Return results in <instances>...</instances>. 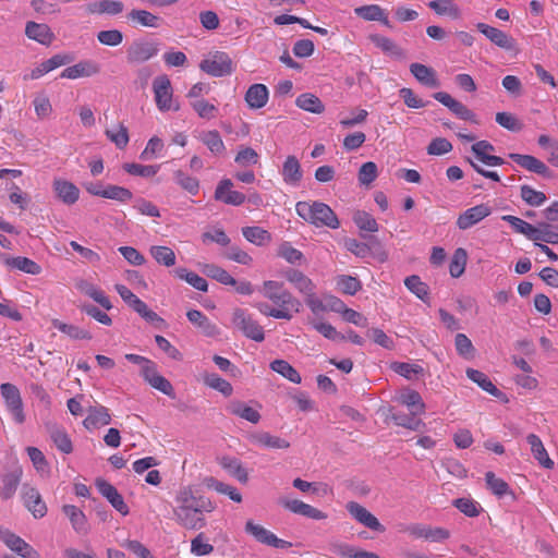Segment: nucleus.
Returning a JSON list of instances; mask_svg holds the SVG:
<instances>
[{"mask_svg":"<svg viewBox=\"0 0 558 558\" xmlns=\"http://www.w3.org/2000/svg\"><path fill=\"white\" fill-rule=\"evenodd\" d=\"M216 509L215 502L201 495L192 485L181 486L174 496L173 520L186 530L206 526L205 513Z\"/></svg>","mask_w":558,"mask_h":558,"instance_id":"nucleus-1","label":"nucleus"},{"mask_svg":"<svg viewBox=\"0 0 558 558\" xmlns=\"http://www.w3.org/2000/svg\"><path fill=\"white\" fill-rule=\"evenodd\" d=\"M295 210L302 219L314 225L315 227H328L330 229H338L340 226L337 215L325 203L318 201L313 203L298 202L295 205Z\"/></svg>","mask_w":558,"mask_h":558,"instance_id":"nucleus-2","label":"nucleus"},{"mask_svg":"<svg viewBox=\"0 0 558 558\" xmlns=\"http://www.w3.org/2000/svg\"><path fill=\"white\" fill-rule=\"evenodd\" d=\"M153 92L157 108L162 111H178L180 106L173 101V89L166 74L158 75L153 81Z\"/></svg>","mask_w":558,"mask_h":558,"instance_id":"nucleus-3","label":"nucleus"},{"mask_svg":"<svg viewBox=\"0 0 558 558\" xmlns=\"http://www.w3.org/2000/svg\"><path fill=\"white\" fill-rule=\"evenodd\" d=\"M232 325L248 339L256 342H262L265 339L263 327L243 308H235L233 311Z\"/></svg>","mask_w":558,"mask_h":558,"instance_id":"nucleus-4","label":"nucleus"},{"mask_svg":"<svg viewBox=\"0 0 558 558\" xmlns=\"http://www.w3.org/2000/svg\"><path fill=\"white\" fill-rule=\"evenodd\" d=\"M199 69L214 77L227 76L233 72L231 58L222 51L209 53L201 61Z\"/></svg>","mask_w":558,"mask_h":558,"instance_id":"nucleus-5","label":"nucleus"},{"mask_svg":"<svg viewBox=\"0 0 558 558\" xmlns=\"http://www.w3.org/2000/svg\"><path fill=\"white\" fill-rule=\"evenodd\" d=\"M160 44L156 40L136 39L126 49V60L131 64L144 63L158 54Z\"/></svg>","mask_w":558,"mask_h":558,"instance_id":"nucleus-6","label":"nucleus"},{"mask_svg":"<svg viewBox=\"0 0 558 558\" xmlns=\"http://www.w3.org/2000/svg\"><path fill=\"white\" fill-rule=\"evenodd\" d=\"M0 392L13 421L17 424H23L25 422V413L19 388L13 384L4 383L0 386Z\"/></svg>","mask_w":558,"mask_h":558,"instance_id":"nucleus-7","label":"nucleus"},{"mask_svg":"<svg viewBox=\"0 0 558 558\" xmlns=\"http://www.w3.org/2000/svg\"><path fill=\"white\" fill-rule=\"evenodd\" d=\"M0 541L22 558H41L40 554L32 545L9 529L0 527Z\"/></svg>","mask_w":558,"mask_h":558,"instance_id":"nucleus-8","label":"nucleus"},{"mask_svg":"<svg viewBox=\"0 0 558 558\" xmlns=\"http://www.w3.org/2000/svg\"><path fill=\"white\" fill-rule=\"evenodd\" d=\"M348 512L359 523L368 527L372 531L383 533L385 532V526L378 521V519L369 512L365 507L355 501H349L345 506Z\"/></svg>","mask_w":558,"mask_h":558,"instance_id":"nucleus-9","label":"nucleus"},{"mask_svg":"<svg viewBox=\"0 0 558 558\" xmlns=\"http://www.w3.org/2000/svg\"><path fill=\"white\" fill-rule=\"evenodd\" d=\"M245 532L252 535L257 542L275 548H287L291 546L289 542L278 538L272 532L262 525L255 524L252 520L246 522Z\"/></svg>","mask_w":558,"mask_h":558,"instance_id":"nucleus-10","label":"nucleus"},{"mask_svg":"<svg viewBox=\"0 0 558 558\" xmlns=\"http://www.w3.org/2000/svg\"><path fill=\"white\" fill-rule=\"evenodd\" d=\"M492 214V208L487 204H480L468 208L459 215L456 225L460 230H468L481 222Z\"/></svg>","mask_w":558,"mask_h":558,"instance_id":"nucleus-11","label":"nucleus"},{"mask_svg":"<svg viewBox=\"0 0 558 558\" xmlns=\"http://www.w3.org/2000/svg\"><path fill=\"white\" fill-rule=\"evenodd\" d=\"M433 97L447 107L457 118L465 121L476 122L475 114L464 104L454 99L446 92H437Z\"/></svg>","mask_w":558,"mask_h":558,"instance_id":"nucleus-12","label":"nucleus"},{"mask_svg":"<svg viewBox=\"0 0 558 558\" xmlns=\"http://www.w3.org/2000/svg\"><path fill=\"white\" fill-rule=\"evenodd\" d=\"M509 158L530 172L536 173L546 179L554 178L553 171L542 160L532 155L511 153L509 154Z\"/></svg>","mask_w":558,"mask_h":558,"instance_id":"nucleus-13","label":"nucleus"},{"mask_svg":"<svg viewBox=\"0 0 558 558\" xmlns=\"http://www.w3.org/2000/svg\"><path fill=\"white\" fill-rule=\"evenodd\" d=\"M96 487L98 492L110 502V505L122 515H126L130 512L128 505L125 504L122 495L118 489L107 482L106 480H96Z\"/></svg>","mask_w":558,"mask_h":558,"instance_id":"nucleus-14","label":"nucleus"},{"mask_svg":"<svg viewBox=\"0 0 558 558\" xmlns=\"http://www.w3.org/2000/svg\"><path fill=\"white\" fill-rule=\"evenodd\" d=\"M22 499L24 506L35 519H41L47 514V506L39 492L31 486L24 485L22 489Z\"/></svg>","mask_w":558,"mask_h":558,"instance_id":"nucleus-15","label":"nucleus"},{"mask_svg":"<svg viewBox=\"0 0 558 558\" xmlns=\"http://www.w3.org/2000/svg\"><path fill=\"white\" fill-rule=\"evenodd\" d=\"M45 429L58 450L65 454H69L73 451L72 440L64 427L54 421H46Z\"/></svg>","mask_w":558,"mask_h":558,"instance_id":"nucleus-16","label":"nucleus"},{"mask_svg":"<svg viewBox=\"0 0 558 558\" xmlns=\"http://www.w3.org/2000/svg\"><path fill=\"white\" fill-rule=\"evenodd\" d=\"M279 504L284 509L295 514H300L313 520H325L327 518V513L299 499L282 498L280 499Z\"/></svg>","mask_w":558,"mask_h":558,"instance_id":"nucleus-17","label":"nucleus"},{"mask_svg":"<svg viewBox=\"0 0 558 558\" xmlns=\"http://www.w3.org/2000/svg\"><path fill=\"white\" fill-rule=\"evenodd\" d=\"M129 23L133 27L159 28L163 19L144 9H133L126 14Z\"/></svg>","mask_w":558,"mask_h":558,"instance_id":"nucleus-18","label":"nucleus"},{"mask_svg":"<svg viewBox=\"0 0 558 558\" xmlns=\"http://www.w3.org/2000/svg\"><path fill=\"white\" fill-rule=\"evenodd\" d=\"M232 187L233 182L230 179H222L215 190V199L227 205H242L245 202V195L241 192L233 191Z\"/></svg>","mask_w":558,"mask_h":558,"instance_id":"nucleus-19","label":"nucleus"},{"mask_svg":"<svg viewBox=\"0 0 558 558\" xmlns=\"http://www.w3.org/2000/svg\"><path fill=\"white\" fill-rule=\"evenodd\" d=\"M494 149V145L485 140L474 143L471 147L475 162H482L489 167L502 166L505 160L501 157L489 154V151H493Z\"/></svg>","mask_w":558,"mask_h":558,"instance_id":"nucleus-20","label":"nucleus"},{"mask_svg":"<svg viewBox=\"0 0 558 558\" xmlns=\"http://www.w3.org/2000/svg\"><path fill=\"white\" fill-rule=\"evenodd\" d=\"M476 28L494 45L505 50H512L514 48V40L505 32L497 27L490 26L485 23H477Z\"/></svg>","mask_w":558,"mask_h":558,"instance_id":"nucleus-21","label":"nucleus"},{"mask_svg":"<svg viewBox=\"0 0 558 558\" xmlns=\"http://www.w3.org/2000/svg\"><path fill=\"white\" fill-rule=\"evenodd\" d=\"M278 310L286 311L291 314V319L295 313L300 312L301 302L286 288L277 294H269L267 298Z\"/></svg>","mask_w":558,"mask_h":558,"instance_id":"nucleus-22","label":"nucleus"},{"mask_svg":"<svg viewBox=\"0 0 558 558\" xmlns=\"http://www.w3.org/2000/svg\"><path fill=\"white\" fill-rule=\"evenodd\" d=\"M100 72V66L90 60L81 61L72 66H68L61 73V77L75 80L78 77H89Z\"/></svg>","mask_w":558,"mask_h":558,"instance_id":"nucleus-23","label":"nucleus"},{"mask_svg":"<svg viewBox=\"0 0 558 558\" xmlns=\"http://www.w3.org/2000/svg\"><path fill=\"white\" fill-rule=\"evenodd\" d=\"M526 441L530 445L534 459L539 465L547 470L554 469L555 462L550 459L542 439L535 434H529Z\"/></svg>","mask_w":558,"mask_h":558,"instance_id":"nucleus-24","label":"nucleus"},{"mask_svg":"<svg viewBox=\"0 0 558 558\" xmlns=\"http://www.w3.org/2000/svg\"><path fill=\"white\" fill-rule=\"evenodd\" d=\"M52 186L58 198L65 205H73L80 198L78 187L70 181L63 179H54Z\"/></svg>","mask_w":558,"mask_h":558,"instance_id":"nucleus-25","label":"nucleus"},{"mask_svg":"<svg viewBox=\"0 0 558 558\" xmlns=\"http://www.w3.org/2000/svg\"><path fill=\"white\" fill-rule=\"evenodd\" d=\"M282 275L303 295L311 293L312 290H316L313 280L298 269L288 268Z\"/></svg>","mask_w":558,"mask_h":558,"instance_id":"nucleus-26","label":"nucleus"},{"mask_svg":"<svg viewBox=\"0 0 558 558\" xmlns=\"http://www.w3.org/2000/svg\"><path fill=\"white\" fill-rule=\"evenodd\" d=\"M22 474V469L20 466H15L1 476L2 487L0 496L2 499H10L14 496L20 485Z\"/></svg>","mask_w":558,"mask_h":558,"instance_id":"nucleus-27","label":"nucleus"},{"mask_svg":"<svg viewBox=\"0 0 558 558\" xmlns=\"http://www.w3.org/2000/svg\"><path fill=\"white\" fill-rule=\"evenodd\" d=\"M111 415L109 410L104 405L90 407L88 409V414L83 421V425L87 429L98 428L105 425L110 424Z\"/></svg>","mask_w":558,"mask_h":558,"instance_id":"nucleus-28","label":"nucleus"},{"mask_svg":"<svg viewBox=\"0 0 558 558\" xmlns=\"http://www.w3.org/2000/svg\"><path fill=\"white\" fill-rule=\"evenodd\" d=\"M124 10V4L119 0H99L89 2L86 5V11L89 14H107V15H118L122 13Z\"/></svg>","mask_w":558,"mask_h":558,"instance_id":"nucleus-29","label":"nucleus"},{"mask_svg":"<svg viewBox=\"0 0 558 558\" xmlns=\"http://www.w3.org/2000/svg\"><path fill=\"white\" fill-rule=\"evenodd\" d=\"M250 440L262 448L288 449L290 447V442L287 439L274 436L267 432L254 433L250 436Z\"/></svg>","mask_w":558,"mask_h":558,"instance_id":"nucleus-30","label":"nucleus"},{"mask_svg":"<svg viewBox=\"0 0 558 558\" xmlns=\"http://www.w3.org/2000/svg\"><path fill=\"white\" fill-rule=\"evenodd\" d=\"M369 39L385 54L395 59L405 58V51L391 38L379 34H373L369 36Z\"/></svg>","mask_w":558,"mask_h":558,"instance_id":"nucleus-31","label":"nucleus"},{"mask_svg":"<svg viewBox=\"0 0 558 558\" xmlns=\"http://www.w3.org/2000/svg\"><path fill=\"white\" fill-rule=\"evenodd\" d=\"M226 410L228 413L239 416L253 424H257L262 417L257 410L240 400L230 401L226 407Z\"/></svg>","mask_w":558,"mask_h":558,"instance_id":"nucleus-32","label":"nucleus"},{"mask_svg":"<svg viewBox=\"0 0 558 558\" xmlns=\"http://www.w3.org/2000/svg\"><path fill=\"white\" fill-rule=\"evenodd\" d=\"M70 61L69 57L62 54H54L51 58L45 60L39 65L31 71L28 75H25V80H37L50 71L66 64Z\"/></svg>","mask_w":558,"mask_h":558,"instance_id":"nucleus-33","label":"nucleus"},{"mask_svg":"<svg viewBox=\"0 0 558 558\" xmlns=\"http://www.w3.org/2000/svg\"><path fill=\"white\" fill-rule=\"evenodd\" d=\"M269 92L264 84H253L245 93V101L251 109H260L266 106Z\"/></svg>","mask_w":558,"mask_h":558,"instance_id":"nucleus-34","label":"nucleus"},{"mask_svg":"<svg viewBox=\"0 0 558 558\" xmlns=\"http://www.w3.org/2000/svg\"><path fill=\"white\" fill-rule=\"evenodd\" d=\"M281 174L287 184L296 186L302 180L303 172L295 156H288L282 165Z\"/></svg>","mask_w":558,"mask_h":558,"instance_id":"nucleus-35","label":"nucleus"},{"mask_svg":"<svg viewBox=\"0 0 558 558\" xmlns=\"http://www.w3.org/2000/svg\"><path fill=\"white\" fill-rule=\"evenodd\" d=\"M25 34L29 39L46 46L50 45L53 39V34L50 27L46 24H39L36 22L26 23Z\"/></svg>","mask_w":558,"mask_h":558,"instance_id":"nucleus-36","label":"nucleus"},{"mask_svg":"<svg viewBox=\"0 0 558 558\" xmlns=\"http://www.w3.org/2000/svg\"><path fill=\"white\" fill-rule=\"evenodd\" d=\"M410 72L417 80V82L425 86L434 88L439 86V81L433 68L422 63H412L410 65Z\"/></svg>","mask_w":558,"mask_h":558,"instance_id":"nucleus-37","label":"nucleus"},{"mask_svg":"<svg viewBox=\"0 0 558 558\" xmlns=\"http://www.w3.org/2000/svg\"><path fill=\"white\" fill-rule=\"evenodd\" d=\"M354 13L365 21H378L387 27H391L385 10L377 4L362 5L354 9Z\"/></svg>","mask_w":558,"mask_h":558,"instance_id":"nucleus-38","label":"nucleus"},{"mask_svg":"<svg viewBox=\"0 0 558 558\" xmlns=\"http://www.w3.org/2000/svg\"><path fill=\"white\" fill-rule=\"evenodd\" d=\"M62 511L69 518L75 532L82 534L87 532V519L81 509L74 505H64L62 507Z\"/></svg>","mask_w":558,"mask_h":558,"instance_id":"nucleus-39","label":"nucleus"},{"mask_svg":"<svg viewBox=\"0 0 558 558\" xmlns=\"http://www.w3.org/2000/svg\"><path fill=\"white\" fill-rule=\"evenodd\" d=\"M466 376L473 383L477 384L484 391L494 397H500L502 392L492 383L486 374L474 368L466 369Z\"/></svg>","mask_w":558,"mask_h":558,"instance_id":"nucleus-40","label":"nucleus"},{"mask_svg":"<svg viewBox=\"0 0 558 558\" xmlns=\"http://www.w3.org/2000/svg\"><path fill=\"white\" fill-rule=\"evenodd\" d=\"M428 7L438 15H446L453 20L461 17V9L453 0H433Z\"/></svg>","mask_w":558,"mask_h":558,"instance_id":"nucleus-41","label":"nucleus"},{"mask_svg":"<svg viewBox=\"0 0 558 558\" xmlns=\"http://www.w3.org/2000/svg\"><path fill=\"white\" fill-rule=\"evenodd\" d=\"M186 317L196 327L202 329L206 336H215L217 333V326L213 324L201 311L190 310Z\"/></svg>","mask_w":558,"mask_h":558,"instance_id":"nucleus-42","label":"nucleus"},{"mask_svg":"<svg viewBox=\"0 0 558 558\" xmlns=\"http://www.w3.org/2000/svg\"><path fill=\"white\" fill-rule=\"evenodd\" d=\"M77 288L81 290V292L88 295L105 310L109 311L112 308V304L108 296L104 293V291L98 289L96 286L87 281H82L81 283H78Z\"/></svg>","mask_w":558,"mask_h":558,"instance_id":"nucleus-43","label":"nucleus"},{"mask_svg":"<svg viewBox=\"0 0 558 558\" xmlns=\"http://www.w3.org/2000/svg\"><path fill=\"white\" fill-rule=\"evenodd\" d=\"M295 105L305 111L316 114L323 113L325 110V106L322 100L311 93H304L298 96Z\"/></svg>","mask_w":558,"mask_h":558,"instance_id":"nucleus-44","label":"nucleus"},{"mask_svg":"<svg viewBox=\"0 0 558 558\" xmlns=\"http://www.w3.org/2000/svg\"><path fill=\"white\" fill-rule=\"evenodd\" d=\"M399 401L411 409L413 415L424 413L425 404L421 395L415 390H405L399 397Z\"/></svg>","mask_w":558,"mask_h":558,"instance_id":"nucleus-45","label":"nucleus"},{"mask_svg":"<svg viewBox=\"0 0 558 558\" xmlns=\"http://www.w3.org/2000/svg\"><path fill=\"white\" fill-rule=\"evenodd\" d=\"M203 381L206 386L219 391L225 397H230L233 393L232 385L215 373H205L203 375Z\"/></svg>","mask_w":558,"mask_h":558,"instance_id":"nucleus-46","label":"nucleus"},{"mask_svg":"<svg viewBox=\"0 0 558 558\" xmlns=\"http://www.w3.org/2000/svg\"><path fill=\"white\" fill-rule=\"evenodd\" d=\"M270 368L293 384H301L302 381L300 373L284 360L272 361L270 363Z\"/></svg>","mask_w":558,"mask_h":558,"instance_id":"nucleus-47","label":"nucleus"},{"mask_svg":"<svg viewBox=\"0 0 558 558\" xmlns=\"http://www.w3.org/2000/svg\"><path fill=\"white\" fill-rule=\"evenodd\" d=\"M151 257L159 264L166 267L175 265V254L172 248L162 245H153L149 248Z\"/></svg>","mask_w":558,"mask_h":558,"instance_id":"nucleus-48","label":"nucleus"},{"mask_svg":"<svg viewBox=\"0 0 558 558\" xmlns=\"http://www.w3.org/2000/svg\"><path fill=\"white\" fill-rule=\"evenodd\" d=\"M205 484L208 488H211L219 494L227 495L231 500H233L235 502L242 501V496H241L240 492L234 486L225 484V483L216 480L215 477L206 478Z\"/></svg>","mask_w":558,"mask_h":558,"instance_id":"nucleus-49","label":"nucleus"},{"mask_svg":"<svg viewBox=\"0 0 558 558\" xmlns=\"http://www.w3.org/2000/svg\"><path fill=\"white\" fill-rule=\"evenodd\" d=\"M404 286L411 291L416 298L423 302H427L429 299V288L416 275L409 276L404 279Z\"/></svg>","mask_w":558,"mask_h":558,"instance_id":"nucleus-50","label":"nucleus"},{"mask_svg":"<svg viewBox=\"0 0 558 558\" xmlns=\"http://www.w3.org/2000/svg\"><path fill=\"white\" fill-rule=\"evenodd\" d=\"M243 236L251 243L262 246L271 241V234L260 227L242 228Z\"/></svg>","mask_w":558,"mask_h":558,"instance_id":"nucleus-51","label":"nucleus"},{"mask_svg":"<svg viewBox=\"0 0 558 558\" xmlns=\"http://www.w3.org/2000/svg\"><path fill=\"white\" fill-rule=\"evenodd\" d=\"M52 325L56 329H58L62 333H65L66 336H69L72 339H75V340H81V339L90 340L93 337L88 330L83 329L75 325L62 323L58 319H54L52 322Z\"/></svg>","mask_w":558,"mask_h":558,"instance_id":"nucleus-52","label":"nucleus"},{"mask_svg":"<svg viewBox=\"0 0 558 558\" xmlns=\"http://www.w3.org/2000/svg\"><path fill=\"white\" fill-rule=\"evenodd\" d=\"M530 240L535 243L543 241L545 243L558 244V231L554 230L549 223L543 222L535 227V232L532 233Z\"/></svg>","mask_w":558,"mask_h":558,"instance_id":"nucleus-53","label":"nucleus"},{"mask_svg":"<svg viewBox=\"0 0 558 558\" xmlns=\"http://www.w3.org/2000/svg\"><path fill=\"white\" fill-rule=\"evenodd\" d=\"M5 263L9 267L19 269L29 275H38L41 271V267L36 262L27 257H11L8 258Z\"/></svg>","mask_w":558,"mask_h":558,"instance_id":"nucleus-54","label":"nucleus"},{"mask_svg":"<svg viewBox=\"0 0 558 558\" xmlns=\"http://www.w3.org/2000/svg\"><path fill=\"white\" fill-rule=\"evenodd\" d=\"M173 272L178 278L186 281L194 289L202 291V292H206L208 290L207 281L203 277L198 276L197 274H195L193 271H189L186 268H182V267L174 269Z\"/></svg>","mask_w":558,"mask_h":558,"instance_id":"nucleus-55","label":"nucleus"},{"mask_svg":"<svg viewBox=\"0 0 558 558\" xmlns=\"http://www.w3.org/2000/svg\"><path fill=\"white\" fill-rule=\"evenodd\" d=\"M201 141L207 148L216 155H220L225 151L226 147L218 131L211 130L201 134Z\"/></svg>","mask_w":558,"mask_h":558,"instance_id":"nucleus-56","label":"nucleus"},{"mask_svg":"<svg viewBox=\"0 0 558 558\" xmlns=\"http://www.w3.org/2000/svg\"><path fill=\"white\" fill-rule=\"evenodd\" d=\"M190 105L201 119H205V120L215 119L219 112L218 107L215 106L214 104H210L205 98L191 100Z\"/></svg>","mask_w":558,"mask_h":558,"instance_id":"nucleus-57","label":"nucleus"},{"mask_svg":"<svg viewBox=\"0 0 558 558\" xmlns=\"http://www.w3.org/2000/svg\"><path fill=\"white\" fill-rule=\"evenodd\" d=\"M123 170L131 175L150 178L157 174L160 169L158 165H141L134 162H126L122 166Z\"/></svg>","mask_w":558,"mask_h":558,"instance_id":"nucleus-58","label":"nucleus"},{"mask_svg":"<svg viewBox=\"0 0 558 558\" xmlns=\"http://www.w3.org/2000/svg\"><path fill=\"white\" fill-rule=\"evenodd\" d=\"M104 198L117 201L119 203H128L133 198V193L126 187L109 184L105 186Z\"/></svg>","mask_w":558,"mask_h":558,"instance_id":"nucleus-59","label":"nucleus"},{"mask_svg":"<svg viewBox=\"0 0 558 558\" xmlns=\"http://www.w3.org/2000/svg\"><path fill=\"white\" fill-rule=\"evenodd\" d=\"M520 196L527 205L533 207L542 206L547 199L543 192L536 191L527 184L520 187Z\"/></svg>","mask_w":558,"mask_h":558,"instance_id":"nucleus-60","label":"nucleus"},{"mask_svg":"<svg viewBox=\"0 0 558 558\" xmlns=\"http://www.w3.org/2000/svg\"><path fill=\"white\" fill-rule=\"evenodd\" d=\"M203 271L206 276L217 280L225 286L235 284V279L227 270L215 264L205 265Z\"/></svg>","mask_w":558,"mask_h":558,"instance_id":"nucleus-61","label":"nucleus"},{"mask_svg":"<svg viewBox=\"0 0 558 558\" xmlns=\"http://www.w3.org/2000/svg\"><path fill=\"white\" fill-rule=\"evenodd\" d=\"M485 481L488 489H490L492 493L498 498H501L510 493L508 483H506L502 478L497 477L494 472H487L485 474Z\"/></svg>","mask_w":558,"mask_h":558,"instance_id":"nucleus-62","label":"nucleus"},{"mask_svg":"<svg viewBox=\"0 0 558 558\" xmlns=\"http://www.w3.org/2000/svg\"><path fill=\"white\" fill-rule=\"evenodd\" d=\"M174 180L178 185H180L183 190H185L191 195L195 196L199 192V181L184 173L182 170H177L174 172Z\"/></svg>","mask_w":558,"mask_h":558,"instance_id":"nucleus-63","label":"nucleus"},{"mask_svg":"<svg viewBox=\"0 0 558 558\" xmlns=\"http://www.w3.org/2000/svg\"><path fill=\"white\" fill-rule=\"evenodd\" d=\"M131 308L136 312L143 319L153 325H160L163 323V319L154 311L148 308L147 304L138 299Z\"/></svg>","mask_w":558,"mask_h":558,"instance_id":"nucleus-64","label":"nucleus"}]
</instances>
